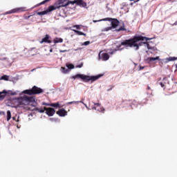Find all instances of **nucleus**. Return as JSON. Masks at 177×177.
<instances>
[{"label": "nucleus", "mask_w": 177, "mask_h": 177, "mask_svg": "<svg viewBox=\"0 0 177 177\" xmlns=\"http://www.w3.org/2000/svg\"><path fill=\"white\" fill-rule=\"evenodd\" d=\"M147 41H150V38L143 37L142 35L134 36L133 38L126 39L121 42V44L117 46V49H120L121 46H129V48H136V50L139 49V46L146 45Z\"/></svg>", "instance_id": "obj_1"}, {"label": "nucleus", "mask_w": 177, "mask_h": 177, "mask_svg": "<svg viewBox=\"0 0 177 177\" xmlns=\"http://www.w3.org/2000/svg\"><path fill=\"white\" fill-rule=\"evenodd\" d=\"M103 77V74H99L95 76H89L84 74H77L72 77L73 80H82L83 82H95V81H97L99 78Z\"/></svg>", "instance_id": "obj_2"}, {"label": "nucleus", "mask_w": 177, "mask_h": 177, "mask_svg": "<svg viewBox=\"0 0 177 177\" xmlns=\"http://www.w3.org/2000/svg\"><path fill=\"white\" fill-rule=\"evenodd\" d=\"M32 111H38V113H45L48 115L49 117H53L55 115V113H56V111H55V109L53 108H47L44 106V108H35L32 109Z\"/></svg>", "instance_id": "obj_3"}, {"label": "nucleus", "mask_w": 177, "mask_h": 177, "mask_svg": "<svg viewBox=\"0 0 177 177\" xmlns=\"http://www.w3.org/2000/svg\"><path fill=\"white\" fill-rule=\"evenodd\" d=\"M100 21H111V27H108L105 28V31H110L111 28H115L116 27H118L120 24V21L115 18H104L103 19H101Z\"/></svg>", "instance_id": "obj_4"}, {"label": "nucleus", "mask_w": 177, "mask_h": 177, "mask_svg": "<svg viewBox=\"0 0 177 177\" xmlns=\"http://www.w3.org/2000/svg\"><path fill=\"white\" fill-rule=\"evenodd\" d=\"M23 93L26 95H39V93H44V90L41 88H39L37 86H34L31 89L24 90Z\"/></svg>", "instance_id": "obj_5"}, {"label": "nucleus", "mask_w": 177, "mask_h": 177, "mask_svg": "<svg viewBox=\"0 0 177 177\" xmlns=\"http://www.w3.org/2000/svg\"><path fill=\"white\" fill-rule=\"evenodd\" d=\"M28 10L26 7H19L16 8H13L10 11H7L5 15H12L13 13H22L23 12H27Z\"/></svg>", "instance_id": "obj_6"}, {"label": "nucleus", "mask_w": 177, "mask_h": 177, "mask_svg": "<svg viewBox=\"0 0 177 177\" xmlns=\"http://www.w3.org/2000/svg\"><path fill=\"white\" fill-rule=\"evenodd\" d=\"M6 95H8V96H15L17 95V93L16 91H12L10 90L6 91L3 90V91L0 92V100H3L5 97H6Z\"/></svg>", "instance_id": "obj_7"}, {"label": "nucleus", "mask_w": 177, "mask_h": 177, "mask_svg": "<svg viewBox=\"0 0 177 177\" xmlns=\"http://www.w3.org/2000/svg\"><path fill=\"white\" fill-rule=\"evenodd\" d=\"M21 104H28L29 103H32V102H35V99L33 97H28L24 95L21 97Z\"/></svg>", "instance_id": "obj_8"}, {"label": "nucleus", "mask_w": 177, "mask_h": 177, "mask_svg": "<svg viewBox=\"0 0 177 177\" xmlns=\"http://www.w3.org/2000/svg\"><path fill=\"white\" fill-rule=\"evenodd\" d=\"M58 2H59V5H61L62 8H67L68 5H74V3H75V1H71L70 0H58Z\"/></svg>", "instance_id": "obj_9"}, {"label": "nucleus", "mask_w": 177, "mask_h": 177, "mask_svg": "<svg viewBox=\"0 0 177 177\" xmlns=\"http://www.w3.org/2000/svg\"><path fill=\"white\" fill-rule=\"evenodd\" d=\"M48 8H49V10H51V12H53V10H56V9H60V8H63V6H62L59 0H57L55 3L54 6H48Z\"/></svg>", "instance_id": "obj_10"}, {"label": "nucleus", "mask_w": 177, "mask_h": 177, "mask_svg": "<svg viewBox=\"0 0 177 177\" xmlns=\"http://www.w3.org/2000/svg\"><path fill=\"white\" fill-rule=\"evenodd\" d=\"M99 57H100V59H102V60H103V62H107V60H109V59H110V55H109V53H102V51H101L99 53Z\"/></svg>", "instance_id": "obj_11"}, {"label": "nucleus", "mask_w": 177, "mask_h": 177, "mask_svg": "<svg viewBox=\"0 0 177 177\" xmlns=\"http://www.w3.org/2000/svg\"><path fill=\"white\" fill-rule=\"evenodd\" d=\"M156 60H160V57H147L145 59L146 63H147V64H153V63H156Z\"/></svg>", "instance_id": "obj_12"}, {"label": "nucleus", "mask_w": 177, "mask_h": 177, "mask_svg": "<svg viewBox=\"0 0 177 177\" xmlns=\"http://www.w3.org/2000/svg\"><path fill=\"white\" fill-rule=\"evenodd\" d=\"M52 44V40L50 39V36L49 35H46L45 37L41 39L40 44Z\"/></svg>", "instance_id": "obj_13"}, {"label": "nucleus", "mask_w": 177, "mask_h": 177, "mask_svg": "<svg viewBox=\"0 0 177 177\" xmlns=\"http://www.w3.org/2000/svg\"><path fill=\"white\" fill-rule=\"evenodd\" d=\"M57 114L59 115V117H66V115H67V112L64 109H61L57 111Z\"/></svg>", "instance_id": "obj_14"}, {"label": "nucleus", "mask_w": 177, "mask_h": 177, "mask_svg": "<svg viewBox=\"0 0 177 177\" xmlns=\"http://www.w3.org/2000/svg\"><path fill=\"white\" fill-rule=\"evenodd\" d=\"M167 82H168V78L164 77L162 82H159V84L162 88H165V85H167Z\"/></svg>", "instance_id": "obj_15"}, {"label": "nucleus", "mask_w": 177, "mask_h": 177, "mask_svg": "<svg viewBox=\"0 0 177 177\" xmlns=\"http://www.w3.org/2000/svg\"><path fill=\"white\" fill-rule=\"evenodd\" d=\"M49 12H52L51 10H49V7H48V8L46 9V10L42 11V12H38L37 15L39 16H44L45 15H48V13H49Z\"/></svg>", "instance_id": "obj_16"}, {"label": "nucleus", "mask_w": 177, "mask_h": 177, "mask_svg": "<svg viewBox=\"0 0 177 177\" xmlns=\"http://www.w3.org/2000/svg\"><path fill=\"white\" fill-rule=\"evenodd\" d=\"M50 107H55V109H62V106H60V102H59L56 103H51Z\"/></svg>", "instance_id": "obj_17"}, {"label": "nucleus", "mask_w": 177, "mask_h": 177, "mask_svg": "<svg viewBox=\"0 0 177 177\" xmlns=\"http://www.w3.org/2000/svg\"><path fill=\"white\" fill-rule=\"evenodd\" d=\"M117 32H120V31H127V28H125V24L122 23V25L120 27V28H118L115 30Z\"/></svg>", "instance_id": "obj_18"}, {"label": "nucleus", "mask_w": 177, "mask_h": 177, "mask_svg": "<svg viewBox=\"0 0 177 177\" xmlns=\"http://www.w3.org/2000/svg\"><path fill=\"white\" fill-rule=\"evenodd\" d=\"M54 44H62L63 42V39L55 37L53 40Z\"/></svg>", "instance_id": "obj_19"}, {"label": "nucleus", "mask_w": 177, "mask_h": 177, "mask_svg": "<svg viewBox=\"0 0 177 177\" xmlns=\"http://www.w3.org/2000/svg\"><path fill=\"white\" fill-rule=\"evenodd\" d=\"M74 32H75L77 35H84V37H86V34L84 32H82L80 30H73Z\"/></svg>", "instance_id": "obj_20"}, {"label": "nucleus", "mask_w": 177, "mask_h": 177, "mask_svg": "<svg viewBox=\"0 0 177 177\" xmlns=\"http://www.w3.org/2000/svg\"><path fill=\"white\" fill-rule=\"evenodd\" d=\"M174 60H177V57H170L166 59V63H168V62H174Z\"/></svg>", "instance_id": "obj_21"}, {"label": "nucleus", "mask_w": 177, "mask_h": 177, "mask_svg": "<svg viewBox=\"0 0 177 177\" xmlns=\"http://www.w3.org/2000/svg\"><path fill=\"white\" fill-rule=\"evenodd\" d=\"M92 109H93V110H97V111H100V113H102V111H104V108H103V107H100L99 109L97 106H93Z\"/></svg>", "instance_id": "obj_22"}, {"label": "nucleus", "mask_w": 177, "mask_h": 177, "mask_svg": "<svg viewBox=\"0 0 177 177\" xmlns=\"http://www.w3.org/2000/svg\"><path fill=\"white\" fill-rule=\"evenodd\" d=\"M10 118H12V113H10V111H7V121H10Z\"/></svg>", "instance_id": "obj_23"}, {"label": "nucleus", "mask_w": 177, "mask_h": 177, "mask_svg": "<svg viewBox=\"0 0 177 177\" xmlns=\"http://www.w3.org/2000/svg\"><path fill=\"white\" fill-rule=\"evenodd\" d=\"M61 71L62 73H64V74H67V73H68V69L64 67H61Z\"/></svg>", "instance_id": "obj_24"}, {"label": "nucleus", "mask_w": 177, "mask_h": 177, "mask_svg": "<svg viewBox=\"0 0 177 177\" xmlns=\"http://www.w3.org/2000/svg\"><path fill=\"white\" fill-rule=\"evenodd\" d=\"M78 103H80V101H72L67 102V105L70 106V104H78Z\"/></svg>", "instance_id": "obj_25"}, {"label": "nucleus", "mask_w": 177, "mask_h": 177, "mask_svg": "<svg viewBox=\"0 0 177 177\" xmlns=\"http://www.w3.org/2000/svg\"><path fill=\"white\" fill-rule=\"evenodd\" d=\"M66 67L68 68V70H73V68H74V64H67Z\"/></svg>", "instance_id": "obj_26"}, {"label": "nucleus", "mask_w": 177, "mask_h": 177, "mask_svg": "<svg viewBox=\"0 0 177 177\" xmlns=\"http://www.w3.org/2000/svg\"><path fill=\"white\" fill-rule=\"evenodd\" d=\"M50 0H44L42 2L37 4V6H41V5H45L47 2H49Z\"/></svg>", "instance_id": "obj_27"}, {"label": "nucleus", "mask_w": 177, "mask_h": 177, "mask_svg": "<svg viewBox=\"0 0 177 177\" xmlns=\"http://www.w3.org/2000/svg\"><path fill=\"white\" fill-rule=\"evenodd\" d=\"M1 80H4V81H8L9 80V76L4 75L1 77Z\"/></svg>", "instance_id": "obj_28"}, {"label": "nucleus", "mask_w": 177, "mask_h": 177, "mask_svg": "<svg viewBox=\"0 0 177 177\" xmlns=\"http://www.w3.org/2000/svg\"><path fill=\"white\" fill-rule=\"evenodd\" d=\"M147 49H154V47H152L150 46V44H149V42L147 41V44H145Z\"/></svg>", "instance_id": "obj_29"}, {"label": "nucleus", "mask_w": 177, "mask_h": 177, "mask_svg": "<svg viewBox=\"0 0 177 177\" xmlns=\"http://www.w3.org/2000/svg\"><path fill=\"white\" fill-rule=\"evenodd\" d=\"M91 44V41H84L82 46H88V45H89Z\"/></svg>", "instance_id": "obj_30"}, {"label": "nucleus", "mask_w": 177, "mask_h": 177, "mask_svg": "<svg viewBox=\"0 0 177 177\" xmlns=\"http://www.w3.org/2000/svg\"><path fill=\"white\" fill-rule=\"evenodd\" d=\"M83 66H84V62H82L80 64L77 65V66H75V68H82V67H83Z\"/></svg>", "instance_id": "obj_31"}, {"label": "nucleus", "mask_w": 177, "mask_h": 177, "mask_svg": "<svg viewBox=\"0 0 177 177\" xmlns=\"http://www.w3.org/2000/svg\"><path fill=\"white\" fill-rule=\"evenodd\" d=\"M83 2V0H77L75 3H77V5H81Z\"/></svg>", "instance_id": "obj_32"}, {"label": "nucleus", "mask_w": 177, "mask_h": 177, "mask_svg": "<svg viewBox=\"0 0 177 177\" xmlns=\"http://www.w3.org/2000/svg\"><path fill=\"white\" fill-rule=\"evenodd\" d=\"M80 6H82L83 8H86V3L85 1H83L81 4H80Z\"/></svg>", "instance_id": "obj_33"}, {"label": "nucleus", "mask_w": 177, "mask_h": 177, "mask_svg": "<svg viewBox=\"0 0 177 177\" xmlns=\"http://www.w3.org/2000/svg\"><path fill=\"white\" fill-rule=\"evenodd\" d=\"M43 106H49L50 107V104L46 102H42Z\"/></svg>", "instance_id": "obj_34"}, {"label": "nucleus", "mask_w": 177, "mask_h": 177, "mask_svg": "<svg viewBox=\"0 0 177 177\" xmlns=\"http://www.w3.org/2000/svg\"><path fill=\"white\" fill-rule=\"evenodd\" d=\"M147 91H149V93L150 95H151L152 93L151 88L149 86H147Z\"/></svg>", "instance_id": "obj_35"}, {"label": "nucleus", "mask_w": 177, "mask_h": 177, "mask_svg": "<svg viewBox=\"0 0 177 177\" xmlns=\"http://www.w3.org/2000/svg\"><path fill=\"white\" fill-rule=\"evenodd\" d=\"M94 106H95V107H100V104H99V103H95L94 104Z\"/></svg>", "instance_id": "obj_36"}, {"label": "nucleus", "mask_w": 177, "mask_h": 177, "mask_svg": "<svg viewBox=\"0 0 177 177\" xmlns=\"http://www.w3.org/2000/svg\"><path fill=\"white\" fill-rule=\"evenodd\" d=\"M30 17H31V15H29L28 17H26V15H24V19H26V20H28V19H30Z\"/></svg>", "instance_id": "obj_37"}, {"label": "nucleus", "mask_w": 177, "mask_h": 177, "mask_svg": "<svg viewBox=\"0 0 177 177\" xmlns=\"http://www.w3.org/2000/svg\"><path fill=\"white\" fill-rule=\"evenodd\" d=\"M79 103H82V104L85 106V107H87V108H88V106H86V104L85 103H84V102H82V101H79Z\"/></svg>", "instance_id": "obj_38"}, {"label": "nucleus", "mask_w": 177, "mask_h": 177, "mask_svg": "<svg viewBox=\"0 0 177 177\" xmlns=\"http://www.w3.org/2000/svg\"><path fill=\"white\" fill-rule=\"evenodd\" d=\"M115 52H117V50L111 51L110 53H111V55H114V53H115Z\"/></svg>", "instance_id": "obj_39"}, {"label": "nucleus", "mask_w": 177, "mask_h": 177, "mask_svg": "<svg viewBox=\"0 0 177 177\" xmlns=\"http://www.w3.org/2000/svg\"><path fill=\"white\" fill-rule=\"evenodd\" d=\"M75 27L77 28V30H80V28H81L80 25H76Z\"/></svg>", "instance_id": "obj_40"}, {"label": "nucleus", "mask_w": 177, "mask_h": 177, "mask_svg": "<svg viewBox=\"0 0 177 177\" xmlns=\"http://www.w3.org/2000/svg\"><path fill=\"white\" fill-rule=\"evenodd\" d=\"M174 26H177V21L174 24H171L172 27H174Z\"/></svg>", "instance_id": "obj_41"}, {"label": "nucleus", "mask_w": 177, "mask_h": 177, "mask_svg": "<svg viewBox=\"0 0 177 177\" xmlns=\"http://www.w3.org/2000/svg\"><path fill=\"white\" fill-rule=\"evenodd\" d=\"M145 69V66H140V70H144Z\"/></svg>", "instance_id": "obj_42"}, {"label": "nucleus", "mask_w": 177, "mask_h": 177, "mask_svg": "<svg viewBox=\"0 0 177 177\" xmlns=\"http://www.w3.org/2000/svg\"><path fill=\"white\" fill-rule=\"evenodd\" d=\"M60 52H61V53L67 52V50H61Z\"/></svg>", "instance_id": "obj_43"}, {"label": "nucleus", "mask_w": 177, "mask_h": 177, "mask_svg": "<svg viewBox=\"0 0 177 177\" xmlns=\"http://www.w3.org/2000/svg\"><path fill=\"white\" fill-rule=\"evenodd\" d=\"M139 1L140 0H136V1H134V3H136V2H139Z\"/></svg>", "instance_id": "obj_44"}, {"label": "nucleus", "mask_w": 177, "mask_h": 177, "mask_svg": "<svg viewBox=\"0 0 177 177\" xmlns=\"http://www.w3.org/2000/svg\"><path fill=\"white\" fill-rule=\"evenodd\" d=\"M53 49H50V52H53Z\"/></svg>", "instance_id": "obj_45"}, {"label": "nucleus", "mask_w": 177, "mask_h": 177, "mask_svg": "<svg viewBox=\"0 0 177 177\" xmlns=\"http://www.w3.org/2000/svg\"><path fill=\"white\" fill-rule=\"evenodd\" d=\"M97 21H93L94 23H96Z\"/></svg>", "instance_id": "obj_46"}, {"label": "nucleus", "mask_w": 177, "mask_h": 177, "mask_svg": "<svg viewBox=\"0 0 177 177\" xmlns=\"http://www.w3.org/2000/svg\"><path fill=\"white\" fill-rule=\"evenodd\" d=\"M108 91H111V89H109Z\"/></svg>", "instance_id": "obj_47"}, {"label": "nucleus", "mask_w": 177, "mask_h": 177, "mask_svg": "<svg viewBox=\"0 0 177 177\" xmlns=\"http://www.w3.org/2000/svg\"><path fill=\"white\" fill-rule=\"evenodd\" d=\"M4 59H6V58H4Z\"/></svg>", "instance_id": "obj_48"}]
</instances>
